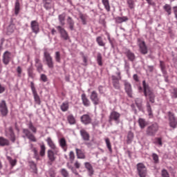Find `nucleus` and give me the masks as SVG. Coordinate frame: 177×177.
Instances as JSON below:
<instances>
[{"instance_id":"1","label":"nucleus","mask_w":177,"mask_h":177,"mask_svg":"<svg viewBox=\"0 0 177 177\" xmlns=\"http://www.w3.org/2000/svg\"><path fill=\"white\" fill-rule=\"evenodd\" d=\"M142 86L145 96L147 97V99H148L151 103H154V102H156V95H154L153 90L150 88V86L146 83V80L142 82Z\"/></svg>"},{"instance_id":"2","label":"nucleus","mask_w":177,"mask_h":177,"mask_svg":"<svg viewBox=\"0 0 177 177\" xmlns=\"http://www.w3.org/2000/svg\"><path fill=\"white\" fill-rule=\"evenodd\" d=\"M158 124L156 122L149 125L145 131L147 136H156V133L158 132Z\"/></svg>"},{"instance_id":"3","label":"nucleus","mask_w":177,"mask_h":177,"mask_svg":"<svg viewBox=\"0 0 177 177\" xmlns=\"http://www.w3.org/2000/svg\"><path fill=\"white\" fill-rule=\"evenodd\" d=\"M116 75H112L111 76V80H112V84L113 88L115 89L120 90L121 89V85L120 84V81H121V79L122 78L121 77V72L118 71L116 72Z\"/></svg>"},{"instance_id":"4","label":"nucleus","mask_w":177,"mask_h":177,"mask_svg":"<svg viewBox=\"0 0 177 177\" xmlns=\"http://www.w3.org/2000/svg\"><path fill=\"white\" fill-rule=\"evenodd\" d=\"M59 154V149H48L47 151V157L48 158V164L52 165L56 161V156Z\"/></svg>"},{"instance_id":"5","label":"nucleus","mask_w":177,"mask_h":177,"mask_svg":"<svg viewBox=\"0 0 177 177\" xmlns=\"http://www.w3.org/2000/svg\"><path fill=\"white\" fill-rule=\"evenodd\" d=\"M137 172L138 176L146 177L147 176V168L145 164L140 162L137 165Z\"/></svg>"},{"instance_id":"6","label":"nucleus","mask_w":177,"mask_h":177,"mask_svg":"<svg viewBox=\"0 0 177 177\" xmlns=\"http://www.w3.org/2000/svg\"><path fill=\"white\" fill-rule=\"evenodd\" d=\"M57 28L58 32L60 34V37L64 41H68L70 39V36L68 35V32L67 30L64 29V28L62 27L61 26H57L55 27Z\"/></svg>"},{"instance_id":"7","label":"nucleus","mask_w":177,"mask_h":177,"mask_svg":"<svg viewBox=\"0 0 177 177\" xmlns=\"http://www.w3.org/2000/svg\"><path fill=\"white\" fill-rule=\"evenodd\" d=\"M124 85V91L129 97H133V93L132 91V85L127 80L123 81Z\"/></svg>"},{"instance_id":"8","label":"nucleus","mask_w":177,"mask_h":177,"mask_svg":"<svg viewBox=\"0 0 177 177\" xmlns=\"http://www.w3.org/2000/svg\"><path fill=\"white\" fill-rule=\"evenodd\" d=\"M44 56L48 68H53L54 67L53 58H52V56H50V54L48 52L46 51L44 53Z\"/></svg>"},{"instance_id":"9","label":"nucleus","mask_w":177,"mask_h":177,"mask_svg":"<svg viewBox=\"0 0 177 177\" xmlns=\"http://www.w3.org/2000/svg\"><path fill=\"white\" fill-rule=\"evenodd\" d=\"M120 117L121 114H120V113L113 111L110 113L109 122H111V121H115V122H117V124H120Z\"/></svg>"},{"instance_id":"10","label":"nucleus","mask_w":177,"mask_h":177,"mask_svg":"<svg viewBox=\"0 0 177 177\" xmlns=\"http://www.w3.org/2000/svg\"><path fill=\"white\" fill-rule=\"evenodd\" d=\"M168 116H169V127H171V128H173V129H175L177 125V120H176V118H175V114L169 111L168 113Z\"/></svg>"},{"instance_id":"11","label":"nucleus","mask_w":177,"mask_h":177,"mask_svg":"<svg viewBox=\"0 0 177 177\" xmlns=\"http://www.w3.org/2000/svg\"><path fill=\"white\" fill-rule=\"evenodd\" d=\"M90 99L91 102H93V104L95 106H97V104H100V98L99 97V95L97 94V92L95 91H93L91 92L90 95Z\"/></svg>"},{"instance_id":"12","label":"nucleus","mask_w":177,"mask_h":177,"mask_svg":"<svg viewBox=\"0 0 177 177\" xmlns=\"http://www.w3.org/2000/svg\"><path fill=\"white\" fill-rule=\"evenodd\" d=\"M30 88L31 91L32 92V95L34 96L35 102L37 104H41V99L39 98V95H38V93H37V90L35 89V86L34 84V82H30Z\"/></svg>"},{"instance_id":"13","label":"nucleus","mask_w":177,"mask_h":177,"mask_svg":"<svg viewBox=\"0 0 177 177\" xmlns=\"http://www.w3.org/2000/svg\"><path fill=\"white\" fill-rule=\"evenodd\" d=\"M6 136L9 138L12 143L16 142V135H15V131H13V127H8V129L6 131Z\"/></svg>"},{"instance_id":"14","label":"nucleus","mask_w":177,"mask_h":177,"mask_svg":"<svg viewBox=\"0 0 177 177\" xmlns=\"http://www.w3.org/2000/svg\"><path fill=\"white\" fill-rule=\"evenodd\" d=\"M22 132L30 142H37V138L28 129H23Z\"/></svg>"},{"instance_id":"15","label":"nucleus","mask_w":177,"mask_h":177,"mask_svg":"<svg viewBox=\"0 0 177 177\" xmlns=\"http://www.w3.org/2000/svg\"><path fill=\"white\" fill-rule=\"evenodd\" d=\"M138 46L140 48V52L142 53V55H147V46H146L145 41L138 39Z\"/></svg>"},{"instance_id":"16","label":"nucleus","mask_w":177,"mask_h":177,"mask_svg":"<svg viewBox=\"0 0 177 177\" xmlns=\"http://www.w3.org/2000/svg\"><path fill=\"white\" fill-rule=\"evenodd\" d=\"M0 111L3 116L8 115V106H6V102L5 100L0 99Z\"/></svg>"},{"instance_id":"17","label":"nucleus","mask_w":177,"mask_h":177,"mask_svg":"<svg viewBox=\"0 0 177 177\" xmlns=\"http://www.w3.org/2000/svg\"><path fill=\"white\" fill-rule=\"evenodd\" d=\"M35 66L36 67L37 71H38V73L44 71V65L42 64V62H41L39 57H36L35 58Z\"/></svg>"},{"instance_id":"18","label":"nucleus","mask_w":177,"mask_h":177,"mask_svg":"<svg viewBox=\"0 0 177 177\" xmlns=\"http://www.w3.org/2000/svg\"><path fill=\"white\" fill-rule=\"evenodd\" d=\"M123 53L127 56L128 60L130 62H133L136 59L135 53H132L131 50L128 48H124Z\"/></svg>"},{"instance_id":"19","label":"nucleus","mask_w":177,"mask_h":177,"mask_svg":"<svg viewBox=\"0 0 177 177\" xmlns=\"http://www.w3.org/2000/svg\"><path fill=\"white\" fill-rule=\"evenodd\" d=\"M30 28L32 32H35V34H38V32H39V23L35 20L32 21L30 22Z\"/></svg>"},{"instance_id":"20","label":"nucleus","mask_w":177,"mask_h":177,"mask_svg":"<svg viewBox=\"0 0 177 177\" xmlns=\"http://www.w3.org/2000/svg\"><path fill=\"white\" fill-rule=\"evenodd\" d=\"M80 120L81 122H82V124H84V125H89V124L92 123V118L88 114H84L82 115Z\"/></svg>"},{"instance_id":"21","label":"nucleus","mask_w":177,"mask_h":177,"mask_svg":"<svg viewBox=\"0 0 177 177\" xmlns=\"http://www.w3.org/2000/svg\"><path fill=\"white\" fill-rule=\"evenodd\" d=\"M10 56H12V54L9 51H6L3 54V63L6 64V66H8V64H9L10 62Z\"/></svg>"},{"instance_id":"22","label":"nucleus","mask_w":177,"mask_h":177,"mask_svg":"<svg viewBox=\"0 0 177 177\" xmlns=\"http://www.w3.org/2000/svg\"><path fill=\"white\" fill-rule=\"evenodd\" d=\"M80 133L83 139V140H85L86 142H88L89 139L91 138V136L89 135V133L86 131L84 129H82L80 131Z\"/></svg>"},{"instance_id":"23","label":"nucleus","mask_w":177,"mask_h":177,"mask_svg":"<svg viewBox=\"0 0 177 177\" xmlns=\"http://www.w3.org/2000/svg\"><path fill=\"white\" fill-rule=\"evenodd\" d=\"M46 141L51 150H59V148H57L56 144H55V142H53V140L50 137H48Z\"/></svg>"},{"instance_id":"24","label":"nucleus","mask_w":177,"mask_h":177,"mask_svg":"<svg viewBox=\"0 0 177 177\" xmlns=\"http://www.w3.org/2000/svg\"><path fill=\"white\" fill-rule=\"evenodd\" d=\"M75 151H76V156L77 158L80 160H85V158H86V156H85V152L84 151V150L76 148Z\"/></svg>"},{"instance_id":"25","label":"nucleus","mask_w":177,"mask_h":177,"mask_svg":"<svg viewBox=\"0 0 177 177\" xmlns=\"http://www.w3.org/2000/svg\"><path fill=\"white\" fill-rule=\"evenodd\" d=\"M81 98L84 106H85L86 107H89L91 104V101L89 100V99H88V97H86V94H82Z\"/></svg>"},{"instance_id":"26","label":"nucleus","mask_w":177,"mask_h":177,"mask_svg":"<svg viewBox=\"0 0 177 177\" xmlns=\"http://www.w3.org/2000/svg\"><path fill=\"white\" fill-rule=\"evenodd\" d=\"M59 146L64 150V151H67V141L66 138H62L59 140Z\"/></svg>"},{"instance_id":"27","label":"nucleus","mask_w":177,"mask_h":177,"mask_svg":"<svg viewBox=\"0 0 177 177\" xmlns=\"http://www.w3.org/2000/svg\"><path fill=\"white\" fill-rule=\"evenodd\" d=\"M84 167L86 169H87L89 176H92V175H93V172H94L93 167H92V165H91V163L86 162L84 163Z\"/></svg>"},{"instance_id":"28","label":"nucleus","mask_w":177,"mask_h":177,"mask_svg":"<svg viewBox=\"0 0 177 177\" xmlns=\"http://www.w3.org/2000/svg\"><path fill=\"white\" fill-rule=\"evenodd\" d=\"M129 19L128 17H116L115 18V23H118V24H121V23H125L126 21H128Z\"/></svg>"},{"instance_id":"29","label":"nucleus","mask_w":177,"mask_h":177,"mask_svg":"<svg viewBox=\"0 0 177 177\" xmlns=\"http://www.w3.org/2000/svg\"><path fill=\"white\" fill-rule=\"evenodd\" d=\"M20 1L16 0L15 3V15L17 16L20 13Z\"/></svg>"},{"instance_id":"30","label":"nucleus","mask_w":177,"mask_h":177,"mask_svg":"<svg viewBox=\"0 0 177 177\" xmlns=\"http://www.w3.org/2000/svg\"><path fill=\"white\" fill-rule=\"evenodd\" d=\"M44 8L46 9V10H49V9H52V0H43Z\"/></svg>"},{"instance_id":"31","label":"nucleus","mask_w":177,"mask_h":177,"mask_svg":"<svg viewBox=\"0 0 177 177\" xmlns=\"http://www.w3.org/2000/svg\"><path fill=\"white\" fill-rule=\"evenodd\" d=\"M102 5L104 6V9L106 12H110L111 10V7L110 6V1L109 0H102Z\"/></svg>"},{"instance_id":"32","label":"nucleus","mask_w":177,"mask_h":177,"mask_svg":"<svg viewBox=\"0 0 177 177\" xmlns=\"http://www.w3.org/2000/svg\"><path fill=\"white\" fill-rule=\"evenodd\" d=\"M66 118L70 125H75L76 120H75V118L74 117V115H73V114L68 115Z\"/></svg>"},{"instance_id":"33","label":"nucleus","mask_w":177,"mask_h":177,"mask_svg":"<svg viewBox=\"0 0 177 177\" xmlns=\"http://www.w3.org/2000/svg\"><path fill=\"white\" fill-rule=\"evenodd\" d=\"M67 23L69 26V28L71 31H73V30H74V20L73 19V18H71V17H68L67 19Z\"/></svg>"},{"instance_id":"34","label":"nucleus","mask_w":177,"mask_h":177,"mask_svg":"<svg viewBox=\"0 0 177 177\" xmlns=\"http://www.w3.org/2000/svg\"><path fill=\"white\" fill-rule=\"evenodd\" d=\"M9 145H10L9 140L3 137H0V146H2V147L9 146Z\"/></svg>"},{"instance_id":"35","label":"nucleus","mask_w":177,"mask_h":177,"mask_svg":"<svg viewBox=\"0 0 177 177\" xmlns=\"http://www.w3.org/2000/svg\"><path fill=\"white\" fill-rule=\"evenodd\" d=\"M58 20L61 26H64L66 24V14H61L58 17Z\"/></svg>"},{"instance_id":"36","label":"nucleus","mask_w":177,"mask_h":177,"mask_svg":"<svg viewBox=\"0 0 177 177\" xmlns=\"http://www.w3.org/2000/svg\"><path fill=\"white\" fill-rule=\"evenodd\" d=\"M138 124H139L140 128H141V129H144V128L146 127V125H147V122L143 118H139Z\"/></svg>"},{"instance_id":"37","label":"nucleus","mask_w":177,"mask_h":177,"mask_svg":"<svg viewBox=\"0 0 177 177\" xmlns=\"http://www.w3.org/2000/svg\"><path fill=\"white\" fill-rule=\"evenodd\" d=\"M15 30H16V26L13 24H10L7 28V32L8 34H12L15 32Z\"/></svg>"},{"instance_id":"38","label":"nucleus","mask_w":177,"mask_h":177,"mask_svg":"<svg viewBox=\"0 0 177 177\" xmlns=\"http://www.w3.org/2000/svg\"><path fill=\"white\" fill-rule=\"evenodd\" d=\"M163 9L164 10H165V12H167V15H171V14L172 13V8L171 7V6L169 4H165L163 6Z\"/></svg>"},{"instance_id":"39","label":"nucleus","mask_w":177,"mask_h":177,"mask_svg":"<svg viewBox=\"0 0 177 177\" xmlns=\"http://www.w3.org/2000/svg\"><path fill=\"white\" fill-rule=\"evenodd\" d=\"M104 140L106 145V147L109 149V151H110V153H113V149L111 148V142H110V138H106Z\"/></svg>"},{"instance_id":"40","label":"nucleus","mask_w":177,"mask_h":177,"mask_svg":"<svg viewBox=\"0 0 177 177\" xmlns=\"http://www.w3.org/2000/svg\"><path fill=\"white\" fill-rule=\"evenodd\" d=\"M96 42L99 45V46H106V43L103 41V38L102 37L99 36L96 38Z\"/></svg>"},{"instance_id":"41","label":"nucleus","mask_w":177,"mask_h":177,"mask_svg":"<svg viewBox=\"0 0 177 177\" xmlns=\"http://www.w3.org/2000/svg\"><path fill=\"white\" fill-rule=\"evenodd\" d=\"M28 127L33 133L37 132V127H35V125L32 124V122H29L28 124Z\"/></svg>"},{"instance_id":"42","label":"nucleus","mask_w":177,"mask_h":177,"mask_svg":"<svg viewBox=\"0 0 177 177\" xmlns=\"http://www.w3.org/2000/svg\"><path fill=\"white\" fill-rule=\"evenodd\" d=\"M68 169H71L73 174L75 175V176L80 177V174L78 173V171H77V169L74 168L73 166L68 165Z\"/></svg>"},{"instance_id":"43","label":"nucleus","mask_w":177,"mask_h":177,"mask_svg":"<svg viewBox=\"0 0 177 177\" xmlns=\"http://www.w3.org/2000/svg\"><path fill=\"white\" fill-rule=\"evenodd\" d=\"M55 62H57V63H61L62 57L60 55V52L59 51L55 52Z\"/></svg>"},{"instance_id":"44","label":"nucleus","mask_w":177,"mask_h":177,"mask_svg":"<svg viewBox=\"0 0 177 177\" xmlns=\"http://www.w3.org/2000/svg\"><path fill=\"white\" fill-rule=\"evenodd\" d=\"M46 151V147H45V145H40V152L39 154L41 157H44L45 156V151Z\"/></svg>"},{"instance_id":"45","label":"nucleus","mask_w":177,"mask_h":177,"mask_svg":"<svg viewBox=\"0 0 177 177\" xmlns=\"http://www.w3.org/2000/svg\"><path fill=\"white\" fill-rule=\"evenodd\" d=\"M60 109L62 111H67L68 110V102H64L62 104Z\"/></svg>"},{"instance_id":"46","label":"nucleus","mask_w":177,"mask_h":177,"mask_svg":"<svg viewBox=\"0 0 177 177\" xmlns=\"http://www.w3.org/2000/svg\"><path fill=\"white\" fill-rule=\"evenodd\" d=\"M102 54L100 53H98L97 55V62L99 66H103V62H102Z\"/></svg>"},{"instance_id":"47","label":"nucleus","mask_w":177,"mask_h":177,"mask_svg":"<svg viewBox=\"0 0 177 177\" xmlns=\"http://www.w3.org/2000/svg\"><path fill=\"white\" fill-rule=\"evenodd\" d=\"M28 75L29 77H30V78L34 77V68H32V66L28 68Z\"/></svg>"},{"instance_id":"48","label":"nucleus","mask_w":177,"mask_h":177,"mask_svg":"<svg viewBox=\"0 0 177 177\" xmlns=\"http://www.w3.org/2000/svg\"><path fill=\"white\" fill-rule=\"evenodd\" d=\"M133 139V133L129 131L127 135V143H131Z\"/></svg>"},{"instance_id":"49","label":"nucleus","mask_w":177,"mask_h":177,"mask_svg":"<svg viewBox=\"0 0 177 177\" xmlns=\"http://www.w3.org/2000/svg\"><path fill=\"white\" fill-rule=\"evenodd\" d=\"M69 160L71 162V164H73V162H74V160H75V154L74 153V151H71L69 153Z\"/></svg>"},{"instance_id":"50","label":"nucleus","mask_w":177,"mask_h":177,"mask_svg":"<svg viewBox=\"0 0 177 177\" xmlns=\"http://www.w3.org/2000/svg\"><path fill=\"white\" fill-rule=\"evenodd\" d=\"M7 160H8V161L12 167H15V165H16V164H17V160L16 159L12 160V158L8 156Z\"/></svg>"},{"instance_id":"51","label":"nucleus","mask_w":177,"mask_h":177,"mask_svg":"<svg viewBox=\"0 0 177 177\" xmlns=\"http://www.w3.org/2000/svg\"><path fill=\"white\" fill-rule=\"evenodd\" d=\"M80 19L82 20V24H86V15L84 14H80Z\"/></svg>"},{"instance_id":"52","label":"nucleus","mask_w":177,"mask_h":177,"mask_svg":"<svg viewBox=\"0 0 177 177\" xmlns=\"http://www.w3.org/2000/svg\"><path fill=\"white\" fill-rule=\"evenodd\" d=\"M32 151L34 153L35 158L38 160L39 158V156L38 155V150L37 148L32 147Z\"/></svg>"},{"instance_id":"53","label":"nucleus","mask_w":177,"mask_h":177,"mask_svg":"<svg viewBox=\"0 0 177 177\" xmlns=\"http://www.w3.org/2000/svg\"><path fill=\"white\" fill-rule=\"evenodd\" d=\"M147 110L148 111V114H149V117H152L153 116V111H151V106H150L149 103H147Z\"/></svg>"},{"instance_id":"54","label":"nucleus","mask_w":177,"mask_h":177,"mask_svg":"<svg viewBox=\"0 0 177 177\" xmlns=\"http://www.w3.org/2000/svg\"><path fill=\"white\" fill-rule=\"evenodd\" d=\"M142 99L140 98H136V104L137 106V107H138V109H140L142 107Z\"/></svg>"},{"instance_id":"55","label":"nucleus","mask_w":177,"mask_h":177,"mask_svg":"<svg viewBox=\"0 0 177 177\" xmlns=\"http://www.w3.org/2000/svg\"><path fill=\"white\" fill-rule=\"evenodd\" d=\"M155 145H159V146H162V139L161 138H155Z\"/></svg>"},{"instance_id":"56","label":"nucleus","mask_w":177,"mask_h":177,"mask_svg":"<svg viewBox=\"0 0 177 177\" xmlns=\"http://www.w3.org/2000/svg\"><path fill=\"white\" fill-rule=\"evenodd\" d=\"M161 176L162 177H169V173H168V171H167V169H163L161 171Z\"/></svg>"},{"instance_id":"57","label":"nucleus","mask_w":177,"mask_h":177,"mask_svg":"<svg viewBox=\"0 0 177 177\" xmlns=\"http://www.w3.org/2000/svg\"><path fill=\"white\" fill-rule=\"evenodd\" d=\"M127 4L130 9H133V8H135V3L133 2V0H127Z\"/></svg>"},{"instance_id":"58","label":"nucleus","mask_w":177,"mask_h":177,"mask_svg":"<svg viewBox=\"0 0 177 177\" xmlns=\"http://www.w3.org/2000/svg\"><path fill=\"white\" fill-rule=\"evenodd\" d=\"M40 80L43 82H48V76H46V75H45V74H41L40 76Z\"/></svg>"},{"instance_id":"59","label":"nucleus","mask_w":177,"mask_h":177,"mask_svg":"<svg viewBox=\"0 0 177 177\" xmlns=\"http://www.w3.org/2000/svg\"><path fill=\"white\" fill-rule=\"evenodd\" d=\"M152 158H153L155 164H158V155H157L156 153H153Z\"/></svg>"},{"instance_id":"60","label":"nucleus","mask_w":177,"mask_h":177,"mask_svg":"<svg viewBox=\"0 0 177 177\" xmlns=\"http://www.w3.org/2000/svg\"><path fill=\"white\" fill-rule=\"evenodd\" d=\"M61 174L64 177H68V171L66 170V169H62L61 170Z\"/></svg>"},{"instance_id":"61","label":"nucleus","mask_w":177,"mask_h":177,"mask_svg":"<svg viewBox=\"0 0 177 177\" xmlns=\"http://www.w3.org/2000/svg\"><path fill=\"white\" fill-rule=\"evenodd\" d=\"M160 66L162 73H165V64L163 61H160Z\"/></svg>"},{"instance_id":"62","label":"nucleus","mask_w":177,"mask_h":177,"mask_svg":"<svg viewBox=\"0 0 177 177\" xmlns=\"http://www.w3.org/2000/svg\"><path fill=\"white\" fill-rule=\"evenodd\" d=\"M22 71H23V69H21V66H18L17 68V73L18 74V77H21V76Z\"/></svg>"},{"instance_id":"63","label":"nucleus","mask_w":177,"mask_h":177,"mask_svg":"<svg viewBox=\"0 0 177 177\" xmlns=\"http://www.w3.org/2000/svg\"><path fill=\"white\" fill-rule=\"evenodd\" d=\"M74 166L77 169H80L81 167V163L78 160H76L74 163Z\"/></svg>"},{"instance_id":"64","label":"nucleus","mask_w":177,"mask_h":177,"mask_svg":"<svg viewBox=\"0 0 177 177\" xmlns=\"http://www.w3.org/2000/svg\"><path fill=\"white\" fill-rule=\"evenodd\" d=\"M173 95H174V97L177 98V88H174Z\"/></svg>"}]
</instances>
